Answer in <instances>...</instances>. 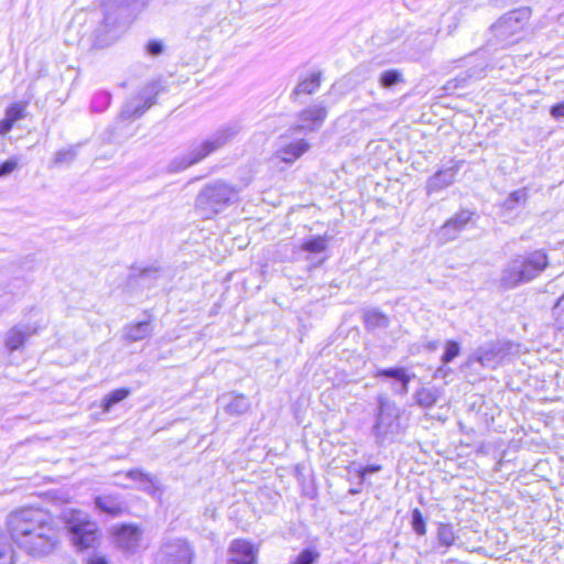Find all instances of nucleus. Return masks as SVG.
<instances>
[{"instance_id":"nucleus-21","label":"nucleus","mask_w":564,"mask_h":564,"mask_svg":"<svg viewBox=\"0 0 564 564\" xmlns=\"http://www.w3.org/2000/svg\"><path fill=\"white\" fill-rule=\"evenodd\" d=\"M319 86H321V74L312 73L308 77L302 79L295 86L292 95L293 96H300L302 94L312 95L318 90Z\"/></svg>"},{"instance_id":"nucleus-24","label":"nucleus","mask_w":564,"mask_h":564,"mask_svg":"<svg viewBox=\"0 0 564 564\" xmlns=\"http://www.w3.org/2000/svg\"><path fill=\"white\" fill-rule=\"evenodd\" d=\"M130 394V390L127 388H120L117 390L111 391L107 395H105L102 400V409L105 412H109L111 408L123 401L126 398H128Z\"/></svg>"},{"instance_id":"nucleus-13","label":"nucleus","mask_w":564,"mask_h":564,"mask_svg":"<svg viewBox=\"0 0 564 564\" xmlns=\"http://www.w3.org/2000/svg\"><path fill=\"white\" fill-rule=\"evenodd\" d=\"M473 213L469 210H460L451 219H448L440 230V236L444 241L454 240L458 234L470 221Z\"/></svg>"},{"instance_id":"nucleus-6","label":"nucleus","mask_w":564,"mask_h":564,"mask_svg":"<svg viewBox=\"0 0 564 564\" xmlns=\"http://www.w3.org/2000/svg\"><path fill=\"white\" fill-rule=\"evenodd\" d=\"M194 556V549L187 540L166 536L154 556V564H192Z\"/></svg>"},{"instance_id":"nucleus-42","label":"nucleus","mask_w":564,"mask_h":564,"mask_svg":"<svg viewBox=\"0 0 564 564\" xmlns=\"http://www.w3.org/2000/svg\"><path fill=\"white\" fill-rule=\"evenodd\" d=\"M126 476L134 481H137L139 484V481H141L142 479L147 480V474L143 473L142 470L140 469H131L129 470Z\"/></svg>"},{"instance_id":"nucleus-28","label":"nucleus","mask_w":564,"mask_h":564,"mask_svg":"<svg viewBox=\"0 0 564 564\" xmlns=\"http://www.w3.org/2000/svg\"><path fill=\"white\" fill-rule=\"evenodd\" d=\"M402 82V74L397 69H389L380 75L379 83L384 88H391Z\"/></svg>"},{"instance_id":"nucleus-17","label":"nucleus","mask_w":564,"mask_h":564,"mask_svg":"<svg viewBox=\"0 0 564 564\" xmlns=\"http://www.w3.org/2000/svg\"><path fill=\"white\" fill-rule=\"evenodd\" d=\"M506 355L503 345L491 343L477 349L476 360L484 367H494L497 359Z\"/></svg>"},{"instance_id":"nucleus-18","label":"nucleus","mask_w":564,"mask_h":564,"mask_svg":"<svg viewBox=\"0 0 564 564\" xmlns=\"http://www.w3.org/2000/svg\"><path fill=\"white\" fill-rule=\"evenodd\" d=\"M95 506L100 512L107 513L112 517L121 514L126 509V506L123 501L120 499V497L113 495L96 497Z\"/></svg>"},{"instance_id":"nucleus-35","label":"nucleus","mask_w":564,"mask_h":564,"mask_svg":"<svg viewBox=\"0 0 564 564\" xmlns=\"http://www.w3.org/2000/svg\"><path fill=\"white\" fill-rule=\"evenodd\" d=\"M140 490H143L148 494H151V495H155L156 491L159 490V486H158V481L155 479V477L147 474V480L142 479L141 481H139V487H138Z\"/></svg>"},{"instance_id":"nucleus-43","label":"nucleus","mask_w":564,"mask_h":564,"mask_svg":"<svg viewBox=\"0 0 564 564\" xmlns=\"http://www.w3.org/2000/svg\"><path fill=\"white\" fill-rule=\"evenodd\" d=\"M411 381V376L406 375L405 379H401V386L399 389L395 390V392L400 394H406L409 392V382Z\"/></svg>"},{"instance_id":"nucleus-2","label":"nucleus","mask_w":564,"mask_h":564,"mask_svg":"<svg viewBox=\"0 0 564 564\" xmlns=\"http://www.w3.org/2000/svg\"><path fill=\"white\" fill-rule=\"evenodd\" d=\"M549 265V257L543 250H534L513 257L502 269L499 284L511 290L538 278Z\"/></svg>"},{"instance_id":"nucleus-48","label":"nucleus","mask_w":564,"mask_h":564,"mask_svg":"<svg viewBox=\"0 0 564 564\" xmlns=\"http://www.w3.org/2000/svg\"><path fill=\"white\" fill-rule=\"evenodd\" d=\"M87 564H107V562L104 557L97 556V557L89 560V562Z\"/></svg>"},{"instance_id":"nucleus-47","label":"nucleus","mask_w":564,"mask_h":564,"mask_svg":"<svg viewBox=\"0 0 564 564\" xmlns=\"http://www.w3.org/2000/svg\"><path fill=\"white\" fill-rule=\"evenodd\" d=\"M380 470V466H368L366 467L365 469H362V471L360 473L361 477H365L366 474L368 473H375V471H379Z\"/></svg>"},{"instance_id":"nucleus-39","label":"nucleus","mask_w":564,"mask_h":564,"mask_svg":"<svg viewBox=\"0 0 564 564\" xmlns=\"http://www.w3.org/2000/svg\"><path fill=\"white\" fill-rule=\"evenodd\" d=\"M147 52L153 56L160 55L163 52V44L160 41H150L147 45Z\"/></svg>"},{"instance_id":"nucleus-45","label":"nucleus","mask_w":564,"mask_h":564,"mask_svg":"<svg viewBox=\"0 0 564 564\" xmlns=\"http://www.w3.org/2000/svg\"><path fill=\"white\" fill-rule=\"evenodd\" d=\"M449 368L446 367V365H442L441 367H438L434 373V377L435 378H445L447 376V373L449 372Z\"/></svg>"},{"instance_id":"nucleus-33","label":"nucleus","mask_w":564,"mask_h":564,"mask_svg":"<svg viewBox=\"0 0 564 564\" xmlns=\"http://www.w3.org/2000/svg\"><path fill=\"white\" fill-rule=\"evenodd\" d=\"M412 528L419 535H424L426 533L425 520L419 509H414L412 511Z\"/></svg>"},{"instance_id":"nucleus-46","label":"nucleus","mask_w":564,"mask_h":564,"mask_svg":"<svg viewBox=\"0 0 564 564\" xmlns=\"http://www.w3.org/2000/svg\"><path fill=\"white\" fill-rule=\"evenodd\" d=\"M484 73H485V69L481 67V68H474V69H470V74L468 75L469 77H475V78H480L484 76Z\"/></svg>"},{"instance_id":"nucleus-5","label":"nucleus","mask_w":564,"mask_h":564,"mask_svg":"<svg viewBox=\"0 0 564 564\" xmlns=\"http://www.w3.org/2000/svg\"><path fill=\"white\" fill-rule=\"evenodd\" d=\"M238 198V191L226 184L225 182L217 181L213 184L206 185L196 197V208L205 218H210L220 213L229 204H232Z\"/></svg>"},{"instance_id":"nucleus-25","label":"nucleus","mask_w":564,"mask_h":564,"mask_svg":"<svg viewBox=\"0 0 564 564\" xmlns=\"http://www.w3.org/2000/svg\"><path fill=\"white\" fill-rule=\"evenodd\" d=\"M365 323L369 328H383L388 326V317L377 310H369L365 313Z\"/></svg>"},{"instance_id":"nucleus-44","label":"nucleus","mask_w":564,"mask_h":564,"mask_svg":"<svg viewBox=\"0 0 564 564\" xmlns=\"http://www.w3.org/2000/svg\"><path fill=\"white\" fill-rule=\"evenodd\" d=\"M13 124L14 123L6 117L0 121V134L8 133L12 129Z\"/></svg>"},{"instance_id":"nucleus-3","label":"nucleus","mask_w":564,"mask_h":564,"mask_svg":"<svg viewBox=\"0 0 564 564\" xmlns=\"http://www.w3.org/2000/svg\"><path fill=\"white\" fill-rule=\"evenodd\" d=\"M238 131L239 129L236 126H228L217 130L209 139L193 148L186 155L176 158L170 164V171L178 172L198 163L231 141L238 134Z\"/></svg>"},{"instance_id":"nucleus-34","label":"nucleus","mask_w":564,"mask_h":564,"mask_svg":"<svg viewBox=\"0 0 564 564\" xmlns=\"http://www.w3.org/2000/svg\"><path fill=\"white\" fill-rule=\"evenodd\" d=\"M76 156V150L73 148L63 149L56 152L54 158L55 164L70 163Z\"/></svg>"},{"instance_id":"nucleus-4","label":"nucleus","mask_w":564,"mask_h":564,"mask_svg":"<svg viewBox=\"0 0 564 564\" xmlns=\"http://www.w3.org/2000/svg\"><path fill=\"white\" fill-rule=\"evenodd\" d=\"M66 528L70 534L72 543L78 550L94 547L99 539L97 523L80 510L65 509L62 512Z\"/></svg>"},{"instance_id":"nucleus-19","label":"nucleus","mask_w":564,"mask_h":564,"mask_svg":"<svg viewBox=\"0 0 564 564\" xmlns=\"http://www.w3.org/2000/svg\"><path fill=\"white\" fill-rule=\"evenodd\" d=\"M36 328H31L30 326H25L24 329L19 327H13L7 334L6 345L12 351L20 348L25 339L34 334Z\"/></svg>"},{"instance_id":"nucleus-23","label":"nucleus","mask_w":564,"mask_h":564,"mask_svg":"<svg viewBox=\"0 0 564 564\" xmlns=\"http://www.w3.org/2000/svg\"><path fill=\"white\" fill-rule=\"evenodd\" d=\"M328 242L329 237L326 235L313 236L302 242L301 249L310 253H321L327 249Z\"/></svg>"},{"instance_id":"nucleus-32","label":"nucleus","mask_w":564,"mask_h":564,"mask_svg":"<svg viewBox=\"0 0 564 564\" xmlns=\"http://www.w3.org/2000/svg\"><path fill=\"white\" fill-rule=\"evenodd\" d=\"M318 557V552L311 549H305L295 557L292 564H315Z\"/></svg>"},{"instance_id":"nucleus-26","label":"nucleus","mask_w":564,"mask_h":564,"mask_svg":"<svg viewBox=\"0 0 564 564\" xmlns=\"http://www.w3.org/2000/svg\"><path fill=\"white\" fill-rule=\"evenodd\" d=\"M528 199V192L525 188L517 189L509 194L502 204V207L511 212L517 208L518 205L524 204Z\"/></svg>"},{"instance_id":"nucleus-30","label":"nucleus","mask_w":564,"mask_h":564,"mask_svg":"<svg viewBox=\"0 0 564 564\" xmlns=\"http://www.w3.org/2000/svg\"><path fill=\"white\" fill-rule=\"evenodd\" d=\"M26 116V104L15 102L12 104L6 111V117L15 123L18 120L25 118Z\"/></svg>"},{"instance_id":"nucleus-16","label":"nucleus","mask_w":564,"mask_h":564,"mask_svg":"<svg viewBox=\"0 0 564 564\" xmlns=\"http://www.w3.org/2000/svg\"><path fill=\"white\" fill-rule=\"evenodd\" d=\"M154 104L152 97L145 91H141L139 97L128 101L122 111L121 117L124 119H134L141 117Z\"/></svg>"},{"instance_id":"nucleus-12","label":"nucleus","mask_w":564,"mask_h":564,"mask_svg":"<svg viewBox=\"0 0 564 564\" xmlns=\"http://www.w3.org/2000/svg\"><path fill=\"white\" fill-rule=\"evenodd\" d=\"M459 166V163L454 164L453 166L437 171L435 174L429 177L426 182L427 195L440 192L452 185L455 181Z\"/></svg>"},{"instance_id":"nucleus-31","label":"nucleus","mask_w":564,"mask_h":564,"mask_svg":"<svg viewBox=\"0 0 564 564\" xmlns=\"http://www.w3.org/2000/svg\"><path fill=\"white\" fill-rule=\"evenodd\" d=\"M444 352L441 357L442 364L446 365L459 355L460 347L455 340H447L445 343Z\"/></svg>"},{"instance_id":"nucleus-1","label":"nucleus","mask_w":564,"mask_h":564,"mask_svg":"<svg viewBox=\"0 0 564 564\" xmlns=\"http://www.w3.org/2000/svg\"><path fill=\"white\" fill-rule=\"evenodd\" d=\"M8 530L14 543L34 556L51 553L58 542V530L43 510L25 508L8 517Z\"/></svg>"},{"instance_id":"nucleus-8","label":"nucleus","mask_w":564,"mask_h":564,"mask_svg":"<svg viewBox=\"0 0 564 564\" xmlns=\"http://www.w3.org/2000/svg\"><path fill=\"white\" fill-rule=\"evenodd\" d=\"M310 148V143L304 139L288 141L286 134L281 135L279 138L278 148L269 159V163L275 169H279L281 163L291 165L306 153ZM280 170H283V167H280Z\"/></svg>"},{"instance_id":"nucleus-49","label":"nucleus","mask_w":564,"mask_h":564,"mask_svg":"<svg viewBox=\"0 0 564 564\" xmlns=\"http://www.w3.org/2000/svg\"><path fill=\"white\" fill-rule=\"evenodd\" d=\"M143 91H145V94L149 96V97H152V99H154V97L156 96V93H153V88H145ZM155 102V100H153Z\"/></svg>"},{"instance_id":"nucleus-40","label":"nucleus","mask_w":564,"mask_h":564,"mask_svg":"<svg viewBox=\"0 0 564 564\" xmlns=\"http://www.w3.org/2000/svg\"><path fill=\"white\" fill-rule=\"evenodd\" d=\"M98 100H102V106L104 105L106 106L110 102V96L106 93H100L95 96L94 101H93V109L101 111V107L97 106Z\"/></svg>"},{"instance_id":"nucleus-38","label":"nucleus","mask_w":564,"mask_h":564,"mask_svg":"<svg viewBox=\"0 0 564 564\" xmlns=\"http://www.w3.org/2000/svg\"><path fill=\"white\" fill-rule=\"evenodd\" d=\"M112 8H113V3L110 0L104 4L106 25H113L117 23V18L112 17V12H111Z\"/></svg>"},{"instance_id":"nucleus-27","label":"nucleus","mask_w":564,"mask_h":564,"mask_svg":"<svg viewBox=\"0 0 564 564\" xmlns=\"http://www.w3.org/2000/svg\"><path fill=\"white\" fill-rule=\"evenodd\" d=\"M0 564H13V550L2 532H0Z\"/></svg>"},{"instance_id":"nucleus-7","label":"nucleus","mask_w":564,"mask_h":564,"mask_svg":"<svg viewBox=\"0 0 564 564\" xmlns=\"http://www.w3.org/2000/svg\"><path fill=\"white\" fill-rule=\"evenodd\" d=\"M531 11L529 8H520L502 15L492 26L494 35L500 42L513 43L524 30Z\"/></svg>"},{"instance_id":"nucleus-41","label":"nucleus","mask_w":564,"mask_h":564,"mask_svg":"<svg viewBox=\"0 0 564 564\" xmlns=\"http://www.w3.org/2000/svg\"><path fill=\"white\" fill-rule=\"evenodd\" d=\"M550 115L555 119L564 118V101L552 106L550 109Z\"/></svg>"},{"instance_id":"nucleus-37","label":"nucleus","mask_w":564,"mask_h":564,"mask_svg":"<svg viewBox=\"0 0 564 564\" xmlns=\"http://www.w3.org/2000/svg\"><path fill=\"white\" fill-rule=\"evenodd\" d=\"M20 163V159L17 156L10 158L9 160L4 161L0 164V177H4L10 175Z\"/></svg>"},{"instance_id":"nucleus-9","label":"nucleus","mask_w":564,"mask_h":564,"mask_svg":"<svg viewBox=\"0 0 564 564\" xmlns=\"http://www.w3.org/2000/svg\"><path fill=\"white\" fill-rule=\"evenodd\" d=\"M327 113V107L324 104H312L297 113V121L288 132L295 134L316 131L323 126Z\"/></svg>"},{"instance_id":"nucleus-11","label":"nucleus","mask_w":564,"mask_h":564,"mask_svg":"<svg viewBox=\"0 0 564 564\" xmlns=\"http://www.w3.org/2000/svg\"><path fill=\"white\" fill-rule=\"evenodd\" d=\"M229 554L228 564H254L258 547L247 540L236 539L229 546Z\"/></svg>"},{"instance_id":"nucleus-15","label":"nucleus","mask_w":564,"mask_h":564,"mask_svg":"<svg viewBox=\"0 0 564 564\" xmlns=\"http://www.w3.org/2000/svg\"><path fill=\"white\" fill-rule=\"evenodd\" d=\"M224 404V410L231 416H240L250 410L251 403L249 399L242 393H228L220 398Z\"/></svg>"},{"instance_id":"nucleus-10","label":"nucleus","mask_w":564,"mask_h":564,"mask_svg":"<svg viewBox=\"0 0 564 564\" xmlns=\"http://www.w3.org/2000/svg\"><path fill=\"white\" fill-rule=\"evenodd\" d=\"M399 410L394 403L384 398L379 399V413L375 424V431L378 435L393 433L399 423Z\"/></svg>"},{"instance_id":"nucleus-36","label":"nucleus","mask_w":564,"mask_h":564,"mask_svg":"<svg viewBox=\"0 0 564 564\" xmlns=\"http://www.w3.org/2000/svg\"><path fill=\"white\" fill-rule=\"evenodd\" d=\"M406 371L404 368H389V369H381L377 372L378 377H387V378H394L397 380L405 379Z\"/></svg>"},{"instance_id":"nucleus-29","label":"nucleus","mask_w":564,"mask_h":564,"mask_svg":"<svg viewBox=\"0 0 564 564\" xmlns=\"http://www.w3.org/2000/svg\"><path fill=\"white\" fill-rule=\"evenodd\" d=\"M438 543L444 546H451L455 542V534L451 524H441L437 530Z\"/></svg>"},{"instance_id":"nucleus-14","label":"nucleus","mask_w":564,"mask_h":564,"mask_svg":"<svg viewBox=\"0 0 564 564\" xmlns=\"http://www.w3.org/2000/svg\"><path fill=\"white\" fill-rule=\"evenodd\" d=\"M141 530L131 524H122L115 530L118 545L127 551H135L141 540Z\"/></svg>"},{"instance_id":"nucleus-22","label":"nucleus","mask_w":564,"mask_h":564,"mask_svg":"<svg viewBox=\"0 0 564 564\" xmlns=\"http://www.w3.org/2000/svg\"><path fill=\"white\" fill-rule=\"evenodd\" d=\"M152 334V327L149 322H139L126 327L124 336L129 341H139L145 339Z\"/></svg>"},{"instance_id":"nucleus-20","label":"nucleus","mask_w":564,"mask_h":564,"mask_svg":"<svg viewBox=\"0 0 564 564\" xmlns=\"http://www.w3.org/2000/svg\"><path fill=\"white\" fill-rule=\"evenodd\" d=\"M441 394V390L437 388L422 387L415 392L414 399L417 405L429 409L436 404Z\"/></svg>"}]
</instances>
